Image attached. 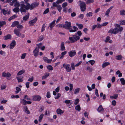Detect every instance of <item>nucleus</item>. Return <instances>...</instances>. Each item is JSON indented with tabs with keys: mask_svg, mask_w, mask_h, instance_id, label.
Returning a JSON list of instances; mask_svg holds the SVG:
<instances>
[{
	"mask_svg": "<svg viewBox=\"0 0 125 125\" xmlns=\"http://www.w3.org/2000/svg\"><path fill=\"white\" fill-rule=\"evenodd\" d=\"M24 2L22 1L21 5L20 11L21 13L22 12H26V10H28V8L30 4L28 3V0H24Z\"/></svg>",
	"mask_w": 125,
	"mask_h": 125,
	"instance_id": "f257e3e1",
	"label": "nucleus"
},
{
	"mask_svg": "<svg viewBox=\"0 0 125 125\" xmlns=\"http://www.w3.org/2000/svg\"><path fill=\"white\" fill-rule=\"evenodd\" d=\"M71 25V23L70 22L66 21L65 24H64L63 27L65 29L69 30L70 32H75L78 30V28L75 26L73 27L74 30L72 29Z\"/></svg>",
	"mask_w": 125,
	"mask_h": 125,
	"instance_id": "f03ea898",
	"label": "nucleus"
},
{
	"mask_svg": "<svg viewBox=\"0 0 125 125\" xmlns=\"http://www.w3.org/2000/svg\"><path fill=\"white\" fill-rule=\"evenodd\" d=\"M39 4V2L37 1L32 3L31 4H30L28 8V10L29 9L32 10L33 9L35 8L38 6Z\"/></svg>",
	"mask_w": 125,
	"mask_h": 125,
	"instance_id": "7ed1b4c3",
	"label": "nucleus"
},
{
	"mask_svg": "<svg viewBox=\"0 0 125 125\" xmlns=\"http://www.w3.org/2000/svg\"><path fill=\"white\" fill-rule=\"evenodd\" d=\"M81 2L80 5V9L82 11H85L86 9V5L85 3L81 1H79Z\"/></svg>",
	"mask_w": 125,
	"mask_h": 125,
	"instance_id": "20e7f679",
	"label": "nucleus"
},
{
	"mask_svg": "<svg viewBox=\"0 0 125 125\" xmlns=\"http://www.w3.org/2000/svg\"><path fill=\"white\" fill-rule=\"evenodd\" d=\"M63 66L66 70L67 72H70L71 71V68L69 64L64 63L63 64Z\"/></svg>",
	"mask_w": 125,
	"mask_h": 125,
	"instance_id": "39448f33",
	"label": "nucleus"
},
{
	"mask_svg": "<svg viewBox=\"0 0 125 125\" xmlns=\"http://www.w3.org/2000/svg\"><path fill=\"white\" fill-rule=\"evenodd\" d=\"M108 33L116 34L118 33V31L115 27V28L114 29H111L110 30L108 31Z\"/></svg>",
	"mask_w": 125,
	"mask_h": 125,
	"instance_id": "423d86ee",
	"label": "nucleus"
},
{
	"mask_svg": "<svg viewBox=\"0 0 125 125\" xmlns=\"http://www.w3.org/2000/svg\"><path fill=\"white\" fill-rule=\"evenodd\" d=\"M20 31L17 29H15L14 31V33L18 37H20L21 35V33L20 32Z\"/></svg>",
	"mask_w": 125,
	"mask_h": 125,
	"instance_id": "0eeeda50",
	"label": "nucleus"
},
{
	"mask_svg": "<svg viewBox=\"0 0 125 125\" xmlns=\"http://www.w3.org/2000/svg\"><path fill=\"white\" fill-rule=\"evenodd\" d=\"M32 100L33 101H39L41 99V96L39 95H36L32 96Z\"/></svg>",
	"mask_w": 125,
	"mask_h": 125,
	"instance_id": "6e6552de",
	"label": "nucleus"
},
{
	"mask_svg": "<svg viewBox=\"0 0 125 125\" xmlns=\"http://www.w3.org/2000/svg\"><path fill=\"white\" fill-rule=\"evenodd\" d=\"M39 52V49L38 48L36 47L35 49L33 51V54L35 57H36L38 55Z\"/></svg>",
	"mask_w": 125,
	"mask_h": 125,
	"instance_id": "1a4fd4ad",
	"label": "nucleus"
},
{
	"mask_svg": "<svg viewBox=\"0 0 125 125\" xmlns=\"http://www.w3.org/2000/svg\"><path fill=\"white\" fill-rule=\"evenodd\" d=\"M115 27L118 31V32H121L123 30V28L122 27L120 26V25L116 24L115 26Z\"/></svg>",
	"mask_w": 125,
	"mask_h": 125,
	"instance_id": "9d476101",
	"label": "nucleus"
},
{
	"mask_svg": "<svg viewBox=\"0 0 125 125\" xmlns=\"http://www.w3.org/2000/svg\"><path fill=\"white\" fill-rule=\"evenodd\" d=\"M69 56L71 57L75 55L76 54V52L75 50H72L69 53Z\"/></svg>",
	"mask_w": 125,
	"mask_h": 125,
	"instance_id": "9b49d317",
	"label": "nucleus"
},
{
	"mask_svg": "<svg viewBox=\"0 0 125 125\" xmlns=\"http://www.w3.org/2000/svg\"><path fill=\"white\" fill-rule=\"evenodd\" d=\"M114 7V6H113L110 7L109 8L107 9L105 13V15L107 17L109 16V14L110 10Z\"/></svg>",
	"mask_w": 125,
	"mask_h": 125,
	"instance_id": "f8f14e48",
	"label": "nucleus"
},
{
	"mask_svg": "<svg viewBox=\"0 0 125 125\" xmlns=\"http://www.w3.org/2000/svg\"><path fill=\"white\" fill-rule=\"evenodd\" d=\"M37 20V17H35L34 19L29 22V23L31 25H33L36 21Z\"/></svg>",
	"mask_w": 125,
	"mask_h": 125,
	"instance_id": "ddd939ff",
	"label": "nucleus"
},
{
	"mask_svg": "<svg viewBox=\"0 0 125 125\" xmlns=\"http://www.w3.org/2000/svg\"><path fill=\"white\" fill-rule=\"evenodd\" d=\"M16 45V42L13 40L10 45V49H12Z\"/></svg>",
	"mask_w": 125,
	"mask_h": 125,
	"instance_id": "4468645a",
	"label": "nucleus"
},
{
	"mask_svg": "<svg viewBox=\"0 0 125 125\" xmlns=\"http://www.w3.org/2000/svg\"><path fill=\"white\" fill-rule=\"evenodd\" d=\"M43 59L44 62L48 63L51 62L52 61V59H48V58L46 57H44Z\"/></svg>",
	"mask_w": 125,
	"mask_h": 125,
	"instance_id": "2eb2a0df",
	"label": "nucleus"
},
{
	"mask_svg": "<svg viewBox=\"0 0 125 125\" xmlns=\"http://www.w3.org/2000/svg\"><path fill=\"white\" fill-rule=\"evenodd\" d=\"M56 112L58 114L61 115L64 112V111L60 108H58L56 110Z\"/></svg>",
	"mask_w": 125,
	"mask_h": 125,
	"instance_id": "dca6fc26",
	"label": "nucleus"
},
{
	"mask_svg": "<svg viewBox=\"0 0 125 125\" xmlns=\"http://www.w3.org/2000/svg\"><path fill=\"white\" fill-rule=\"evenodd\" d=\"M24 111L27 114H30V111L28 110L27 106H24L23 107Z\"/></svg>",
	"mask_w": 125,
	"mask_h": 125,
	"instance_id": "f3484780",
	"label": "nucleus"
},
{
	"mask_svg": "<svg viewBox=\"0 0 125 125\" xmlns=\"http://www.w3.org/2000/svg\"><path fill=\"white\" fill-rule=\"evenodd\" d=\"M19 23V22L18 21H15L11 25V27H14L16 26H17Z\"/></svg>",
	"mask_w": 125,
	"mask_h": 125,
	"instance_id": "a211bd4d",
	"label": "nucleus"
},
{
	"mask_svg": "<svg viewBox=\"0 0 125 125\" xmlns=\"http://www.w3.org/2000/svg\"><path fill=\"white\" fill-rule=\"evenodd\" d=\"M104 110V109L102 105H100L97 109V111L98 112H102Z\"/></svg>",
	"mask_w": 125,
	"mask_h": 125,
	"instance_id": "6ab92c4d",
	"label": "nucleus"
},
{
	"mask_svg": "<svg viewBox=\"0 0 125 125\" xmlns=\"http://www.w3.org/2000/svg\"><path fill=\"white\" fill-rule=\"evenodd\" d=\"M50 73H46L43 76L42 79L43 80L46 79L48 76L49 75Z\"/></svg>",
	"mask_w": 125,
	"mask_h": 125,
	"instance_id": "aec40b11",
	"label": "nucleus"
},
{
	"mask_svg": "<svg viewBox=\"0 0 125 125\" xmlns=\"http://www.w3.org/2000/svg\"><path fill=\"white\" fill-rule=\"evenodd\" d=\"M56 20H54L50 25L49 27L51 29H52V27H53L55 25V22Z\"/></svg>",
	"mask_w": 125,
	"mask_h": 125,
	"instance_id": "412c9836",
	"label": "nucleus"
},
{
	"mask_svg": "<svg viewBox=\"0 0 125 125\" xmlns=\"http://www.w3.org/2000/svg\"><path fill=\"white\" fill-rule=\"evenodd\" d=\"M73 37L74 40L75 41V42L77 41V40H79L80 38L79 36H77L76 35H73Z\"/></svg>",
	"mask_w": 125,
	"mask_h": 125,
	"instance_id": "4be33fe9",
	"label": "nucleus"
},
{
	"mask_svg": "<svg viewBox=\"0 0 125 125\" xmlns=\"http://www.w3.org/2000/svg\"><path fill=\"white\" fill-rule=\"evenodd\" d=\"M27 101L24 99H21L20 102L22 104L24 105H25L26 104Z\"/></svg>",
	"mask_w": 125,
	"mask_h": 125,
	"instance_id": "5701e85b",
	"label": "nucleus"
},
{
	"mask_svg": "<svg viewBox=\"0 0 125 125\" xmlns=\"http://www.w3.org/2000/svg\"><path fill=\"white\" fill-rule=\"evenodd\" d=\"M118 96V94H114L113 96H110V98L111 99H115L117 98Z\"/></svg>",
	"mask_w": 125,
	"mask_h": 125,
	"instance_id": "b1692460",
	"label": "nucleus"
},
{
	"mask_svg": "<svg viewBox=\"0 0 125 125\" xmlns=\"http://www.w3.org/2000/svg\"><path fill=\"white\" fill-rule=\"evenodd\" d=\"M110 64V63L108 62H104L102 64V67L104 68L106 66L109 65Z\"/></svg>",
	"mask_w": 125,
	"mask_h": 125,
	"instance_id": "393cba45",
	"label": "nucleus"
},
{
	"mask_svg": "<svg viewBox=\"0 0 125 125\" xmlns=\"http://www.w3.org/2000/svg\"><path fill=\"white\" fill-rule=\"evenodd\" d=\"M64 42H62L61 44V50L62 51L64 50H65V47L64 46Z\"/></svg>",
	"mask_w": 125,
	"mask_h": 125,
	"instance_id": "a878e982",
	"label": "nucleus"
},
{
	"mask_svg": "<svg viewBox=\"0 0 125 125\" xmlns=\"http://www.w3.org/2000/svg\"><path fill=\"white\" fill-rule=\"evenodd\" d=\"M12 10L13 11L15 12L16 13L19 12L20 9L19 8H15L13 9Z\"/></svg>",
	"mask_w": 125,
	"mask_h": 125,
	"instance_id": "bb28decb",
	"label": "nucleus"
},
{
	"mask_svg": "<svg viewBox=\"0 0 125 125\" xmlns=\"http://www.w3.org/2000/svg\"><path fill=\"white\" fill-rule=\"evenodd\" d=\"M11 38V36L10 34H8L7 35L5 36L4 37V40H7L9 39H10Z\"/></svg>",
	"mask_w": 125,
	"mask_h": 125,
	"instance_id": "cd10ccee",
	"label": "nucleus"
},
{
	"mask_svg": "<svg viewBox=\"0 0 125 125\" xmlns=\"http://www.w3.org/2000/svg\"><path fill=\"white\" fill-rule=\"evenodd\" d=\"M29 14L28 13V14L25 15L24 17H23V20L25 21H26L29 18Z\"/></svg>",
	"mask_w": 125,
	"mask_h": 125,
	"instance_id": "c85d7f7f",
	"label": "nucleus"
},
{
	"mask_svg": "<svg viewBox=\"0 0 125 125\" xmlns=\"http://www.w3.org/2000/svg\"><path fill=\"white\" fill-rule=\"evenodd\" d=\"M17 15L16 14L14 15L13 16L10 17L8 19V20L10 21L11 20L17 18Z\"/></svg>",
	"mask_w": 125,
	"mask_h": 125,
	"instance_id": "c756f323",
	"label": "nucleus"
},
{
	"mask_svg": "<svg viewBox=\"0 0 125 125\" xmlns=\"http://www.w3.org/2000/svg\"><path fill=\"white\" fill-rule=\"evenodd\" d=\"M25 72V71L24 70H22L20 71H19L17 75V76L21 75L23 73H24Z\"/></svg>",
	"mask_w": 125,
	"mask_h": 125,
	"instance_id": "7c9ffc66",
	"label": "nucleus"
},
{
	"mask_svg": "<svg viewBox=\"0 0 125 125\" xmlns=\"http://www.w3.org/2000/svg\"><path fill=\"white\" fill-rule=\"evenodd\" d=\"M122 55H119L115 57V59L117 60H122Z\"/></svg>",
	"mask_w": 125,
	"mask_h": 125,
	"instance_id": "2f4dec72",
	"label": "nucleus"
},
{
	"mask_svg": "<svg viewBox=\"0 0 125 125\" xmlns=\"http://www.w3.org/2000/svg\"><path fill=\"white\" fill-rule=\"evenodd\" d=\"M57 9L60 12H61V11L62 9V8L61 5L58 4L56 7Z\"/></svg>",
	"mask_w": 125,
	"mask_h": 125,
	"instance_id": "473e14b6",
	"label": "nucleus"
},
{
	"mask_svg": "<svg viewBox=\"0 0 125 125\" xmlns=\"http://www.w3.org/2000/svg\"><path fill=\"white\" fill-rule=\"evenodd\" d=\"M75 109L78 111H79L81 110V107L80 105H78L76 106L75 107Z\"/></svg>",
	"mask_w": 125,
	"mask_h": 125,
	"instance_id": "72a5a7b5",
	"label": "nucleus"
},
{
	"mask_svg": "<svg viewBox=\"0 0 125 125\" xmlns=\"http://www.w3.org/2000/svg\"><path fill=\"white\" fill-rule=\"evenodd\" d=\"M44 38V36L42 35L40 36L38 40V41L40 42L42 41Z\"/></svg>",
	"mask_w": 125,
	"mask_h": 125,
	"instance_id": "f704fd0d",
	"label": "nucleus"
},
{
	"mask_svg": "<svg viewBox=\"0 0 125 125\" xmlns=\"http://www.w3.org/2000/svg\"><path fill=\"white\" fill-rule=\"evenodd\" d=\"M120 14L121 15H125V10H120Z\"/></svg>",
	"mask_w": 125,
	"mask_h": 125,
	"instance_id": "c9c22d12",
	"label": "nucleus"
},
{
	"mask_svg": "<svg viewBox=\"0 0 125 125\" xmlns=\"http://www.w3.org/2000/svg\"><path fill=\"white\" fill-rule=\"evenodd\" d=\"M120 81L122 84L123 85L125 84V80L123 78H122L120 79Z\"/></svg>",
	"mask_w": 125,
	"mask_h": 125,
	"instance_id": "e433bc0d",
	"label": "nucleus"
},
{
	"mask_svg": "<svg viewBox=\"0 0 125 125\" xmlns=\"http://www.w3.org/2000/svg\"><path fill=\"white\" fill-rule=\"evenodd\" d=\"M47 69L50 70H52L53 68L52 66L51 65H48L47 66Z\"/></svg>",
	"mask_w": 125,
	"mask_h": 125,
	"instance_id": "4c0bfd02",
	"label": "nucleus"
},
{
	"mask_svg": "<svg viewBox=\"0 0 125 125\" xmlns=\"http://www.w3.org/2000/svg\"><path fill=\"white\" fill-rule=\"evenodd\" d=\"M80 90V89L79 88H78L77 89H75L74 93L75 94H76L78 93Z\"/></svg>",
	"mask_w": 125,
	"mask_h": 125,
	"instance_id": "58836bf2",
	"label": "nucleus"
},
{
	"mask_svg": "<svg viewBox=\"0 0 125 125\" xmlns=\"http://www.w3.org/2000/svg\"><path fill=\"white\" fill-rule=\"evenodd\" d=\"M16 91H15V93L16 94H17L21 90V89L20 88L17 87H16Z\"/></svg>",
	"mask_w": 125,
	"mask_h": 125,
	"instance_id": "ea45409f",
	"label": "nucleus"
},
{
	"mask_svg": "<svg viewBox=\"0 0 125 125\" xmlns=\"http://www.w3.org/2000/svg\"><path fill=\"white\" fill-rule=\"evenodd\" d=\"M69 39L71 41V43H74L75 42V41L74 40L73 37H69Z\"/></svg>",
	"mask_w": 125,
	"mask_h": 125,
	"instance_id": "a19ab883",
	"label": "nucleus"
},
{
	"mask_svg": "<svg viewBox=\"0 0 125 125\" xmlns=\"http://www.w3.org/2000/svg\"><path fill=\"white\" fill-rule=\"evenodd\" d=\"M94 0H87L86 2V3L87 4H89L90 3L94 2Z\"/></svg>",
	"mask_w": 125,
	"mask_h": 125,
	"instance_id": "79ce46f5",
	"label": "nucleus"
},
{
	"mask_svg": "<svg viewBox=\"0 0 125 125\" xmlns=\"http://www.w3.org/2000/svg\"><path fill=\"white\" fill-rule=\"evenodd\" d=\"M6 23L5 21H0V28L4 25L6 24Z\"/></svg>",
	"mask_w": 125,
	"mask_h": 125,
	"instance_id": "37998d69",
	"label": "nucleus"
},
{
	"mask_svg": "<svg viewBox=\"0 0 125 125\" xmlns=\"http://www.w3.org/2000/svg\"><path fill=\"white\" fill-rule=\"evenodd\" d=\"M16 78H17L18 80V81L19 82H22L23 81V80L22 78H23V77L22 76L21 77L19 78L18 77H17Z\"/></svg>",
	"mask_w": 125,
	"mask_h": 125,
	"instance_id": "c03bdc74",
	"label": "nucleus"
},
{
	"mask_svg": "<svg viewBox=\"0 0 125 125\" xmlns=\"http://www.w3.org/2000/svg\"><path fill=\"white\" fill-rule=\"evenodd\" d=\"M44 116L43 114H42L39 117V121L41 122Z\"/></svg>",
	"mask_w": 125,
	"mask_h": 125,
	"instance_id": "a18cd8bd",
	"label": "nucleus"
},
{
	"mask_svg": "<svg viewBox=\"0 0 125 125\" xmlns=\"http://www.w3.org/2000/svg\"><path fill=\"white\" fill-rule=\"evenodd\" d=\"M64 24H59L56 25V27L57 28H63Z\"/></svg>",
	"mask_w": 125,
	"mask_h": 125,
	"instance_id": "49530a36",
	"label": "nucleus"
},
{
	"mask_svg": "<svg viewBox=\"0 0 125 125\" xmlns=\"http://www.w3.org/2000/svg\"><path fill=\"white\" fill-rule=\"evenodd\" d=\"M88 62L92 65H93L95 63V61L93 60H89Z\"/></svg>",
	"mask_w": 125,
	"mask_h": 125,
	"instance_id": "de8ad7c7",
	"label": "nucleus"
},
{
	"mask_svg": "<svg viewBox=\"0 0 125 125\" xmlns=\"http://www.w3.org/2000/svg\"><path fill=\"white\" fill-rule=\"evenodd\" d=\"M21 5L19 2H16L15 3L14 6L16 8H19Z\"/></svg>",
	"mask_w": 125,
	"mask_h": 125,
	"instance_id": "09e8293b",
	"label": "nucleus"
},
{
	"mask_svg": "<svg viewBox=\"0 0 125 125\" xmlns=\"http://www.w3.org/2000/svg\"><path fill=\"white\" fill-rule=\"evenodd\" d=\"M87 70H88L89 72H91L92 71L93 69L92 68L88 66L87 67Z\"/></svg>",
	"mask_w": 125,
	"mask_h": 125,
	"instance_id": "8fccbe9b",
	"label": "nucleus"
},
{
	"mask_svg": "<svg viewBox=\"0 0 125 125\" xmlns=\"http://www.w3.org/2000/svg\"><path fill=\"white\" fill-rule=\"evenodd\" d=\"M26 55V53H24L22 54L21 56V59H24Z\"/></svg>",
	"mask_w": 125,
	"mask_h": 125,
	"instance_id": "3c124183",
	"label": "nucleus"
},
{
	"mask_svg": "<svg viewBox=\"0 0 125 125\" xmlns=\"http://www.w3.org/2000/svg\"><path fill=\"white\" fill-rule=\"evenodd\" d=\"M17 27L19 29H22L23 28V26L21 24H19L17 26Z\"/></svg>",
	"mask_w": 125,
	"mask_h": 125,
	"instance_id": "603ef678",
	"label": "nucleus"
},
{
	"mask_svg": "<svg viewBox=\"0 0 125 125\" xmlns=\"http://www.w3.org/2000/svg\"><path fill=\"white\" fill-rule=\"evenodd\" d=\"M24 98L27 100H30L31 99V98L29 97L27 95H25L24 96Z\"/></svg>",
	"mask_w": 125,
	"mask_h": 125,
	"instance_id": "864d4df0",
	"label": "nucleus"
},
{
	"mask_svg": "<svg viewBox=\"0 0 125 125\" xmlns=\"http://www.w3.org/2000/svg\"><path fill=\"white\" fill-rule=\"evenodd\" d=\"M42 43H39L38 44H37L36 45L38 46V47L37 48H38L41 49V47L42 46Z\"/></svg>",
	"mask_w": 125,
	"mask_h": 125,
	"instance_id": "5fc2aeb1",
	"label": "nucleus"
},
{
	"mask_svg": "<svg viewBox=\"0 0 125 125\" xmlns=\"http://www.w3.org/2000/svg\"><path fill=\"white\" fill-rule=\"evenodd\" d=\"M46 26L45 24H43L42 26V30L41 31V32H42L44 30V28Z\"/></svg>",
	"mask_w": 125,
	"mask_h": 125,
	"instance_id": "6e6d98bb",
	"label": "nucleus"
},
{
	"mask_svg": "<svg viewBox=\"0 0 125 125\" xmlns=\"http://www.w3.org/2000/svg\"><path fill=\"white\" fill-rule=\"evenodd\" d=\"M120 24L121 25H125V20H122L120 21Z\"/></svg>",
	"mask_w": 125,
	"mask_h": 125,
	"instance_id": "4d7b16f0",
	"label": "nucleus"
},
{
	"mask_svg": "<svg viewBox=\"0 0 125 125\" xmlns=\"http://www.w3.org/2000/svg\"><path fill=\"white\" fill-rule=\"evenodd\" d=\"M79 101V100L78 99H76L75 101L74 104L75 105H76L78 104Z\"/></svg>",
	"mask_w": 125,
	"mask_h": 125,
	"instance_id": "13d9d810",
	"label": "nucleus"
},
{
	"mask_svg": "<svg viewBox=\"0 0 125 125\" xmlns=\"http://www.w3.org/2000/svg\"><path fill=\"white\" fill-rule=\"evenodd\" d=\"M71 67L72 68V69L73 70H74L75 69V65H74V63H71Z\"/></svg>",
	"mask_w": 125,
	"mask_h": 125,
	"instance_id": "bf43d9fd",
	"label": "nucleus"
},
{
	"mask_svg": "<svg viewBox=\"0 0 125 125\" xmlns=\"http://www.w3.org/2000/svg\"><path fill=\"white\" fill-rule=\"evenodd\" d=\"M67 5V3L66 2L63 3L62 4V6L63 8L65 7Z\"/></svg>",
	"mask_w": 125,
	"mask_h": 125,
	"instance_id": "052dcab7",
	"label": "nucleus"
},
{
	"mask_svg": "<svg viewBox=\"0 0 125 125\" xmlns=\"http://www.w3.org/2000/svg\"><path fill=\"white\" fill-rule=\"evenodd\" d=\"M19 96L18 95H12L11 96V98H18L19 97Z\"/></svg>",
	"mask_w": 125,
	"mask_h": 125,
	"instance_id": "680f3d73",
	"label": "nucleus"
},
{
	"mask_svg": "<svg viewBox=\"0 0 125 125\" xmlns=\"http://www.w3.org/2000/svg\"><path fill=\"white\" fill-rule=\"evenodd\" d=\"M49 11V8L46 9L44 11L43 14H45L47 13Z\"/></svg>",
	"mask_w": 125,
	"mask_h": 125,
	"instance_id": "e2e57ef3",
	"label": "nucleus"
},
{
	"mask_svg": "<svg viewBox=\"0 0 125 125\" xmlns=\"http://www.w3.org/2000/svg\"><path fill=\"white\" fill-rule=\"evenodd\" d=\"M92 12H90L86 14V16L87 17H89L90 16H92Z\"/></svg>",
	"mask_w": 125,
	"mask_h": 125,
	"instance_id": "0e129e2a",
	"label": "nucleus"
},
{
	"mask_svg": "<svg viewBox=\"0 0 125 125\" xmlns=\"http://www.w3.org/2000/svg\"><path fill=\"white\" fill-rule=\"evenodd\" d=\"M61 96V94L59 93H58L57 94V96L55 97V99H58Z\"/></svg>",
	"mask_w": 125,
	"mask_h": 125,
	"instance_id": "69168bd1",
	"label": "nucleus"
},
{
	"mask_svg": "<svg viewBox=\"0 0 125 125\" xmlns=\"http://www.w3.org/2000/svg\"><path fill=\"white\" fill-rule=\"evenodd\" d=\"M33 77L32 76L31 77H30L28 80V81L30 82H32L33 80Z\"/></svg>",
	"mask_w": 125,
	"mask_h": 125,
	"instance_id": "338daca9",
	"label": "nucleus"
},
{
	"mask_svg": "<svg viewBox=\"0 0 125 125\" xmlns=\"http://www.w3.org/2000/svg\"><path fill=\"white\" fill-rule=\"evenodd\" d=\"M2 12L4 15H5L7 13V10H6L4 9H3L2 10Z\"/></svg>",
	"mask_w": 125,
	"mask_h": 125,
	"instance_id": "774afa93",
	"label": "nucleus"
}]
</instances>
